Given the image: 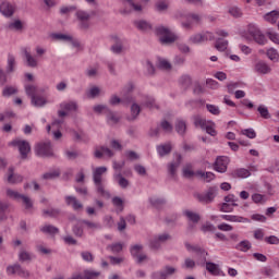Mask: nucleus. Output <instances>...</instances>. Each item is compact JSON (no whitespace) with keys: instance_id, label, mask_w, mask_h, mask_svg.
<instances>
[{"instance_id":"obj_1","label":"nucleus","mask_w":279,"mask_h":279,"mask_svg":"<svg viewBox=\"0 0 279 279\" xmlns=\"http://www.w3.org/2000/svg\"><path fill=\"white\" fill-rule=\"evenodd\" d=\"M107 172H108L107 167L102 166V167L96 168L93 171V181L96 186V193H98L100 197H105V199H110V192L106 190V186L104 185V179L101 178V175Z\"/></svg>"},{"instance_id":"obj_2","label":"nucleus","mask_w":279,"mask_h":279,"mask_svg":"<svg viewBox=\"0 0 279 279\" xmlns=\"http://www.w3.org/2000/svg\"><path fill=\"white\" fill-rule=\"evenodd\" d=\"M219 193V187L210 186L203 193H195L194 197L201 204H213L215 202V197H217Z\"/></svg>"},{"instance_id":"obj_3","label":"nucleus","mask_w":279,"mask_h":279,"mask_svg":"<svg viewBox=\"0 0 279 279\" xmlns=\"http://www.w3.org/2000/svg\"><path fill=\"white\" fill-rule=\"evenodd\" d=\"M155 32L157 36H160L159 40L161 45H171L172 43H175V40L178 39V37H175V35H173V33H171V31L168 27L158 26Z\"/></svg>"},{"instance_id":"obj_4","label":"nucleus","mask_w":279,"mask_h":279,"mask_svg":"<svg viewBox=\"0 0 279 279\" xmlns=\"http://www.w3.org/2000/svg\"><path fill=\"white\" fill-rule=\"evenodd\" d=\"M35 151L37 156L41 158H51L53 156V148L51 147V142H41L36 145Z\"/></svg>"},{"instance_id":"obj_5","label":"nucleus","mask_w":279,"mask_h":279,"mask_svg":"<svg viewBox=\"0 0 279 279\" xmlns=\"http://www.w3.org/2000/svg\"><path fill=\"white\" fill-rule=\"evenodd\" d=\"M247 33L257 45H267V37H265V34H263V32H260L254 24L248 25Z\"/></svg>"},{"instance_id":"obj_6","label":"nucleus","mask_w":279,"mask_h":279,"mask_svg":"<svg viewBox=\"0 0 279 279\" xmlns=\"http://www.w3.org/2000/svg\"><path fill=\"white\" fill-rule=\"evenodd\" d=\"M13 147H17L22 160L27 159V154L32 151V146L29 145V142L25 140H14L12 143Z\"/></svg>"},{"instance_id":"obj_7","label":"nucleus","mask_w":279,"mask_h":279,"mask_svg":"<svg viewBox=\"0 0 279 279\" xmlns=\"http://www.w3.org/2000/svg\"><path fill=\"white\" fill-rule=\"evenodd\" d=\"M208 40H215V35L210 32L198 33L190 37V43H192V45H201V43H206Z\"/></svg>"},{"instance_id":"obj_8","label":"nucleus","mask_w":279,"mask_h":279,"mask_svg":"<svg viewBox=\"0 0 279 279\" xmlns=\"http://www.w3.org/2000/svg\"><path fill=\"white\" fill-rule=\"evenodd\" d=\"M75 16L78 21V27L82 29H88V27H90V13L78 10L76 11Z\"/></svg>"},{"instance_id":"obj_9","label":"nucleus","mask_w":279,"mask_h":279,"mask_svg":"<svg viewBox=\"0 0 279 279\" xmlns=\"http://www.w3.org/2000/svg\"><path fill=\"white\" fill-rule=\"evenodd\" d=\"M7 274L9 276H14L16 274L20 276V278H29V271L25 270L23 267H21L20 264H14L7 267Z\"/></svg>"},{"instance_id":"obj_10","label":"nucleus","mask_w":279,"mask_h":279,"mask_svg":"<svg viewBox=\"0 0 279 279\" xmlns=\"http://www.w3.org/2000/svg\"><path fill=\"white\" fill-rule=\"evenodd\" d=\"M177 269L172 266H165L162 270L154 271L150 275L151 279H167L168 276H173Z\"/></svg>"},{"instance_id":"obj_11","label":"nucleus","mask_w":279,"mask_h":279,"mask_svg":"<svg viewBox=\"0 0 279 279\" xmlns=\"http://www.w3.org/2000/svg\"><path fill=\"white\" fill-rule=\"evenodd\" d=\"M228 165H230V158L220 156L216 159L214 169L218 171V173H226L228 171Z\"/></svg>"},{"instance_id":"obj_12","label":"nucleus","mask_w":279,"mask_h":279,"mask_svg":"<svg viewBox=\"0 0 279 279\" xmlns=\"http://www.w3.org/2000/svg\"><path fill=\"white\" fill-rule=\"evenodd\" d=\"M7 182L9 184H21L23 182V175L14 173V168L10 167L7 172Z\"/></svg>"},{"instance_id":"obj_13","label":"nucleus","mask_w":279,"mask_h":279,"mask_svg":"<svg viewBox=\"0 0 279 279\" xmlns=\"http://www.w3.org/2000/svg\"><path fill=\"white\" fill-rule=\"evenodd\" d=\"M254 71L259 75H269V73H271V66H269L267 62L260 60L257 63H255Z\"/></svg>"},{"instance_id":"obj_14","label":"nucleus","mask_w":279,"mask_h":279,"mask_svg":"<svg viewBox=\"0 0 279 279\" xmlns=\"http://www.w3.org/2000/svg\"><path fill=\"white\" fill-rule=\"evenodd\" d=\"M180 165H182V155L175 154V160L168 163V173L171 175V178H175V172L178 171Z\"/></svg>"},{"instance_id":"obj_15","label":"nucleus","mask_w":279,"mask_h":279,"mask_svg":"<svg viewBox=\"0 0 279 279\" xmlns=\"http://www.w3.org/2000/svg\"><path fill=\"white\" fill-rule=\"evenodd\" d=\"M206 270L211 276H223V270L219 267V264H215L213 262H205Z\"/></svg>"},{"instance_id":"obj_16","label":"nucleus","mask_w":279,"mask_h":279,"mask_svg":"<svg viewBox=\"0 0 279 279\" xmlns=\"http://www.w3.org/2000/svg\"><path fill=\"white\" fill-rule=\"evenodd\" d=\"M191 252H195L197 256H199L198 265H201V267H204V265H206V256H208V252H205L204 248L199 246H192Z\"/></svg>"},{"instance_id":"obj_17","label":"nucleus","mask_w":279,"mask_h":279,"mask_svg":"<svg viewBox=\"0 0 279 279\" xmlns=\"http://www.w3.org/2000/svg\"><path fill=\"white\" fill-rule=\"evenodd\" d=\"M221 219H225V221H231L233 223H250V219L243 216L222 215Z\"/></svg>"},{"instance_id":"obj_18","label":"nucleus","mask_w":279,"mask_h":279,"mask_svg":"<svg viewBox=\"0 0 279 279\" xmlns=\"http://www.w3.org/2000/svg\"><path fill=\"white\" fill-rule=\"evenodd\" d=\"M23 53L26 60V65L31 69H36V66H38V59L32 56V52L27 51V49H24Z\"/></svg>"},{"instance_id":"obj_19","label":"nucleus","mask_w":279,"mask_h":279,"mask_svg":"<svg viewBox=\"0 0 279 279\" xmlns=\"http://www.w3.org/2000/svg\"><path fill=\"white\" fill-rule=\"evenodd\" d=\"M141 106H144L145 108H149L150 110L156 108L158 110V106L156 105V99L150 96H142V99L140 100Z\"/></svg>"},{"instance_id":"obj_20","label":"nucleus","mask_w":279,"mask_h":279,"mask_svg":"<svg viewBox=\"0 0 279 279\" xmlns=\"http://www.w3.org/2000/svg\"><path fill=\"white\" fill-rule=\"evenodd\" d=\"M105 114H106L107 123L109 125H117V123L121 121V117H119V114H117V112L112 111L111 109L107 110Z\"/></svg>"},{"instance_id":"obj_21","label":"nucleus","mask_w":279,"mask_h":279,"mask_svg":"<svg viewBox=\"0 0 279 279\" xmlns=\"http://www.w3.org/2000/svg\"><path fill=\"white\" fill-rule=\"evenodd\" d=\"M65 204L66 206H72L73 210H81V208H84V205H82L75 196H65Z\"/></svg>"},{"instance_id":"obj_22","label":"nucleus","mask_w":279,"mask_h":279,"mask_svg":"<svg viewBox=\"0 0 279 279\" xmlns=\"http://www.w3.org/2000/svg\"><path fill=\"white\" fill-rule=\"evenodd\" d=\"M113 179L119 184L120 189H128V186H130V181L125 179L121 172H116Z\"/></svg>"},{"instance_id":"obj_23","label":"nucleus","mask_w":279,"mask_h":279,"mask_svg":"<svg viewBox=\"0 0 279 279\" xmlns=\"http://www.w3.org/2000/svg\"><path fill=\"white\" fill-rule=\"evenodd\" d=\"M0 12L3 16H12L14 14V7L10 2H2L0 4Z\"/></svg>"},{"instance_id":"obj_24","label":"nucleus","mask_w":279,"mask_h":279,"mask_svg":"<svg viewBox=\"0 0 279 279\" xmlns=\"http://www.w3.org/2000/svg\"><path fill=\"white\" fill-rule=\"evenodd\" d=\"M113 45L111 46L112 53H116L117 56L123 53V41L119 37H113Z\"/></svg>"},{"instance_id":"obj_25","label":"nucleus","mask_w":279,"mask_h":279,"mask_svg":"<svg viewBox=\"0 0 279 279\" xmlns=\"http://www.w3.org/2000/svg\"><path fill=\"white\" fill-rule=\"evenodd\" d=\"M110 106H119V104H132V97L128 96L125 98H119L117 95H113L109 99Z\"/></svg>"},{"instance_id":"obj_26","label":"nucleus","mask_w":279,"mask_h":279,"mask_svg":"<svg viewBox=\"0 0 279 279\" xmlns=\"http://www.w3.org/2000/svg\"><path fill=\"white\" fill-rule=\"evenodd\" d=\"M172 146L171 143H167V144H161L157 146V153L159 154V156L162 158L165 156H169V154H171L172 150Z\"/></svg>"},{"instance_id":"obj_27","label":"nucleus","mask_w":279,"mask_h":279,"mask_svg":"<svg viewBox=\"0 0 279 279\" xmlns=\"http://www.w3.org/2000/svg\"><path fill=\"white\" fill-rule=\"evenodd\" d=\"M40 232H43L44 234H50L51 236H54V234L60 233V229L52 225H45L40 227Z\"/></svg>"},{"instance_id":"obj_28","label":"nucleus","mask_w":279,"mask_h":279,"mask_svg":"<svg viewBox=\"0 0 279 279\" xmlns=\"http://www.w3.org/2000/svg\"><path fill=\"white\" fill-rule=\"evenodd\" d=\"M141 114V105L137 102H132L131 105V117H129V121H136L138 116Z\"/></svg>"},{"instance_id":"obj_29","label":"nucleus","mask_w":279,"mask_h":279,"mask_svg":"<svg viewBox=\"0 0 279 279\" xmlns=\"http://www.w3.org/2000/svg\"><path fill=\"white\" fill-rule=\"evenodd\" d=\"M60 108L65 112H75V110H77V102L76 101L61 102Z\"/></svg>"},{"instance_id":"obj_30","label":"nucleus","mask_w":279,"mask_h":279,"mask_svg":"<svg viewBox=\"0 0 279 279\" xmlns=\"http://www.w3.org/2000/svg\"><path fill=\"white\" fill-rule=\"evenodd\" d=\"M235 250L238 252H250L252 250V242L250 240H243L235 245Z\"/></svg>"},{"instance_id":"obj_31","label":"nucleus","mask_w":279,"mask_h":279,"mask_svg":"<svg viewBox=\"0 0 279 279\" xmlns=\"http://www.w3.org/2000/svg\"><path fill=\"white\" fill-rule=\"evenodd\" d=\"M264 19H265V21H267L268 23H277L278 22V19H279V10L278 11H276V10H274V11H270V12H268V13H266L265 15H264Z\"/></svg>"},{"instance_id":"obj_32","label":"nucleus","mask_w":279,"mask_h":279,"mask_svg":"<svg viewBox=\"0 0 279 279\" xmlns=\"http://www.w3.org/2000/svg\"><path fill=\"white\" fill-rule=\"evenodd\" d=\"M193 121L195 128H201V130H204L208 123V121L204 119L202 116H193Z\"/></svg>"},{"instance_id":"obj_33","label":"nucleus","mask_w":279,"mask_h":279,"mask_svg":"<svg viewBox=\"0 0 279 279\" xmlns=\"http://www.w3.org/2000/svg\"><path fill=\"white\" fill-rule=\"evenodd\" d=\"M14 66H16V58L14 54H8L7 73H14Z\"/></svg>"},{"instance_id":"obj_34","label":"nucleus","mask_w":279,"mask_h":279,"mask_svg":"<svg viewBox=\"0 0 279 279\" xmlns=\"http://www.w3.org/2000/svg\"><path fill=\"white\" fill-rule=\"evenodd\" d=\"M179 84H180L181 88L186 90L191 86V84H193V81L191 80V76L182 75L179 80Z\"/></svg>"},{"instance_id":"obj_35","label":"nucleus","mask_w":279,"mask_h":279,"mask_svg":"<svg viewBox=\"0 0 279 279\" xmlns=\"http://www.w3.org/2000/svg\"><path fill=\"white\" fill-rule=\"evenodd\" d=\"M31 101H32V105L35 106L36 108H43V106L47 105V100L40 96H33V98H31Z\"/></svg>"},{"instance_id":"obj_36","label":"nucleus","mask_w":279,"mask_h":279,"mask_svg":"<svg viewBox=\"0 0 279 279\" xmlns=\"http://www.w3.org/2000/svg\"><path fill=\"white\" fill-rule=\"evenodd\" d=\"M135 26L137 27V29H141V32H149V29H151V25L145 20H140L135 22Z\"/></svg>"},{"instance_id":"obj_37","label":"nucleus","mask_w":279,"mask_h":279,"mask_svg":"<svg viewBox=\"0 0 279 279\" xmlns=\"http://www.w3.org/2000/svg\"><path fill=\"white\" fill-rule=\"evenodd\" d=\"M184 215L189 219V221H192V223H199V219H201L199 214L191 210H185Z\"/></svg>"},{"instance_id":"obj_38","label":"nucleus","mask_w":279,"mask_h":279,"mask_svg":"<svg viewBox=\"0 0 279 279\" xmlns=\"http://www.w3.org/2000/svg\"><path fill=\"white\" fill-rule=\"evenodd\" d=\"M130 252L131 256H133L136 259L143 252V244L131 245Z\"/></svg>"},{"instance_id":"obj_39","label":"nucleus","mask_w":279,"mask_h":279,"mask_svg":"<svg viewBox=\"0 0 279 279\" xmlns=\"http://www.w3.org/2000/svg\"><path fill=\"white\" fill-rule=\"evenodd\" d=\"M25 93L28 97H31V99H33L38 93V86L32 84L25 85Z\"/></svg>"},{"instance_id":"obj_40","label":"nucleus","mask_w":279,"mask_h":279,"mask_svg":"<svg viewBox=\"0 0 279 279\" xmlns=\"http://www.w3.org/2000/svg\"><path fill=\"white\" fill-rule=\"evenodd\" d=\"M196 175L205 182H213V179L215 178V173L213 172L196 171Z\"/></svg>"},{"instance_id":"obj_41","label":"nucleus","mask_w":279,"mask_h":279,"mask_svg":"<svg viewBox=\"0 0 279 279\" xmlns=\"http://www.w3.org/2000/svg\"><path fill=\"white\" fill-rule=\"evenodd\" d=\"M107 250H109V252H112V254H119L123 252V244L121 242L109 244L107 246Z\"/></svg>"},{"instance_id":"obj_42","label":"nucleus","mask_w":279,"mask_h":279,"mask_svg":"<svg viewBox=\"0 0 279 279\" xmlns=\"http://www.w3.org/2000/svg\"><path fill=\"white\" fill-rule=\"evenodd\" d=\"M217 51H226L228 49V40L223 38H218L215 44Z\"/></svg>"},{"instance_id":"obj_43","label":"nucleus","mask_w":279,"mask_h":279,"mask_svg":"<svg viewBox=\"0 0 279 279\" xmlns=\"http://www.w3.org/2000/svg\"><path fill=\"white\" fill-rule=\"evenodd\" d=\"M19 93V88L15 86H5L2 90V97H12V95H16Z\"/></svg>"},{"instance_id":"obj_44","label":"nucleus","mask_w":279,"mask_h":279,"mask_svg":"<svg viewBox=\"0 0 279 279\" xmlns=\"http://www.w3.org/2000/svg\"><path fill=\"white\" fill-rule=\"evenodd\" d=\"M266 56H267V58H269L271 60V62L279 61V53H278V50H276V48H269L266 51Z\"/></svg>"},{"instance_id":"obj_45","label":"nucleus","mask_w":279,"mask_h":279,"mask_svg":"<svg viewBox=\"0 0 279 279\" xmlns=\"http://www.w3.org/2000/svg\"><path fill=\"white\" fill-rule=\"evenodd\" d=\"M233 173H234L235 178H250L252 175L250 170H247L245 168L236 169V170H234Z\"/></svg>"},{"instance_id":"obj_46","label":"nucleus","mask_w":279,"mask_h":279,"mask_svg":"<svg viewBox=\"0 0 279 279\" xmlns=\"http://www.w3.org/2000/svg\"><path fill=\"white\" fill-rule=\"evenodd\" d=\"M23 194L19 193L17 191H14L12 189H7V197L10 199H15L16 202L21 201V197Z\"/></svg>"},{"instance_id":"obj_47","label":"nucleus","mask_w":279,"mask_h":279,"mask_svg":"<svg viewBox=\"0 0 279 279\" xmlns=\"http://www.w3.org/2000/svg\"><path fill=\"white\" fill-rule=\"evenodd\" d=\"M20 199L24 204L26 210H32V208H34V202L32 201V198H29V196L22 194V197H20Z\"/></svg>"},{"instance_id":"obj_48","label":"nucleus","mask_w":279,"mask_h":279,"mask_svg":"<svg viewBox=\"0 0 279 279\" xmlns=\"http://www.w3.org/2000/svg\"><path fill=\"white\" fill-rule=\"evenodd\" d=\"M100 272L99 271H95V270H85L84 275L82 276L81 279H97L99 278Z\"/></svg>"},{"instance_id":"obj_49","label":"nucleus","mask_w":279,"mask_h":279,"mask_svg":"<svg viewBox=\"0 0 279 279\" xmlns=\"http://www.w3.org/2000/svg\"><path fill=\"white\" fill-rule=\"evenodd\" d=\"M82 223L88 228V230H101V225L99 222H93L90 220H82Z\"/></svg>"},{"instance_id":"obj_50","label":"nucleus","mask_w":279,"mask_h":279,"mask_svg":"<svg viewBox=\"0 0 279 279\" xmlns=\"http://www.w3.org/2000/svg\"><path fill=\"white\" fill-rule=\"evenodd\" d=\"M175 130L178 134L183 135L186 132V122H184V120H178L175 123Z\"/></svg>"},{"instance_id":"obj_51","label":"nucleus","mask_w":279,"mask_h":279,"mask_svg":"<svg viewBox=\"0 0 279 279\" xmlns=\"http://www.w3.org/2000/svg\"><path fill=\"white\" fill-rule=\"evenodd\" d=\"M257 112H259L262 119H271V114L269 113V109L265 107L264 105H260L257 108Z\"/></svg>"},{"instance_id":"obj_52","label":"nucleus","mask_w":279,"mask_h":279,"mask_svg":"<svg viewBox=\"0 0 279 279\" xmlns=\"http://www.w3.org/2000/svg\"><path fill=\"white\" fill-rule=\"evenodd\" d=\"M160 128L166 134H171L173 132V125L167 120L160 122Z\"/></svg>"},{"instance_id":"obj_53","label":"nucleus","mask_w":279,"mask_h":279,"mask_svg":"<svg viewBox=\"0 0 279 279\" xmlns=\"http://www.w3.org/2000/svg\"><path fill=\"white\" fill-rule=\"evenodd\" d=\"M56 178H60V171L59 170L46 172V173L43 174V180H56Z\"/></svg>"},{"instance_id":"obj_54","label":"nucleus","mask_w":279,"mask_h":279,"mask_svg":"<svg viewBox=\"0 0 279 279\" xmlns=\"http://www.w3.org/2000/svg\"><path fill=\"white\" fill-rule=\"evenodd\" d=\"M229 14L233 16V19H241L243 16V12L239 9V7L229 8Z\"/></svg>"},{"instance_id":"obj_55","label":"nucleus","mask_w":279,"mask_h":279,"mask_svg":"<svg viewBox=\"0 0 279 279\" xmlns=\"http://www.w3.org/2000/svg\"><path fill=\"white\" fill-rule=\"evenodd\" d=\"M203 130H205L209 136H217V130H215V124L213 121H208L207 125H205Z\"/></svg>"},{"instance_id":"obj_56","label":"nucleus","mask_w":279,"mask_h":279,"mask_svg":"<svg viewBox=\"0 0 279 279\" xmlns=\"http://www.w3.org/2000/svg\"><path fill=\"white\" fill-rule=\"evenodd\" d=\"M93 110L96 112V114H101L102 112L106 114L110 108L106 105H96L93 107Z\"/></svg>"},{"instance_id":"obj_57","label":"nucleus","mask_w":279,"mask_h":279,"mask_svg":"<svg viewBox=\"0 0 279 279\" xmlns=\"http://www.w3.org/2000/svg\"><path fill=\"white\" fill-rule=\"evenodd\" d=\"M99 93H101V89H99V87L97 86H93L87 92V97H89L90 99H95V97H99Z\"/></svg>"},{"instance_id":"obj_58","label":"nucleus","mask_w":279,"mask_h":279,"mask_svg":"<svg viewBox=\"0 0 279 279\" xmlns=\"http://www.w3.org/2000/svg\"><path fill=\"white\" fill-rule=\"evenodd\" d=\"M8 27L14 32H21V29H23V23L21 20H16L15 22L10 23Z\"/></svg>"},{"instance_id":"obj_59","label":"nucleus","mask_w":279,"mask_h":279,"mask_svg":"<svg viewBox=\"0 0 279 279\" xmlns=\"http://www.w3.org/2000/svg\"><path fill=\"white\" fill-rule=\"evenodd\" d=\"M19 260L21 263H25L26 260H32V255L25 251V250H22L20 253H19Z\"/></svg>"},{"instance_id":"obj_60","label":"nucleus","mask_w":279,"mask_h":279,"mask_svg":"<svg viewBox=\"0 0 279 279\" xmlns=\"http://www.w3.org/2000/svg\"><path fill=\"white\" fill-rule=\"evenodd\" d=\"M225 202L226 204H231L233 207L239 206V204H236V202H239V198H236V196H234L233 194L225 196Z\"/></svg>"},{"instance_id":"obj_61","label":"nucleus","mask_w":279,"mask_h":279,"mask_svg":"<svg viewBox=\"0 0 279 279\" xmlns=\"http://www.w3.org/2000/svg\"><path fill=\"white\" fill-rule=\"evenodd\" d=\"M51 38H53L54 40H73V38L69 35H64L61 33H54L51 35Z\"/></svg>"},{"instance_id":"obj_62","label":"nucleus","mask_w":279,"mask_h":279,"mask_svg":"<svg viewBox=\"0 0 279 279\" xmlns=\"http://www.w3.org/2000/svg\"><path fill=\"white\" fill-rule=\"evenodd\" d=\"M183 269H195V260L191 258H185L184 263L182 264Z\"/></svg>"},{"instance_id":"obj_63","label":"nucleus","mask_w":279,"mask_h":279,"mask_svg":"<svg viewBox=\"0 0 279 279\" xmlns=\"http://www.w3.org/2000/svg\"><path fill=\"white\" fill-rule=\"evenodd\" d=\"M267 36L271 43H275V45H279V34L276 32H267Z\"/></svg>"},{"instance_id":"obj_64","label":"nucleus","mask_w":279,"mask_h":279,"mask_svg":"<svg viewBox=\"0 0 279 279\" xmlns=\"http://www.w3.org/2000/svg\"><path fill=\"white\" fill-rule=\"evenodd\" d=\"M149 247L150 250H158L160 247V240L157 236L153 238L149 241Z\"/></svg>"}]
</instances>
